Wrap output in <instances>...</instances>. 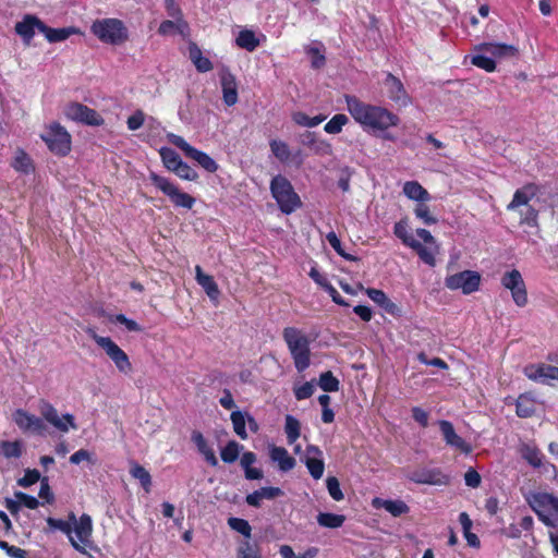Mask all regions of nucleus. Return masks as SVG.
Returning <instances> with one entry per match:
<instances>
[{"label":"nucleus","mask_w":558,"mask_h":558,"mask_svg":"<svg viewBox=\"0 0 558 558\" xmlns=\"http://www.w3.org/2000/svg\"><path fill=\"white\" fill-rule=\"evenodd\" d=\"M234 433L242 439L246 440L248 435L246 433V418L241 411H233L230 415Z\"/></svg>","instance_id":"5fc2aeb1"},{"label":"nucleus","mask_w":558,"mask_h":558,"mask_svg":"<svg viewBox=\"0 0 558 558\" xmlns=\"http://www.w3.org/2000/svg\"><path fill=\"white\" fill-rule=\"evenodd\" d=\"M243 448L235 440H229L227 445L221 449L220 457L225 463H233L238 460L240 450Z\"/></svg>","instance_id":"de8ad7c7"},{"label":"nucleus","mask_w":558,"mask_h":558,"mask_svg":"<svg viewBox=\"0 0 558 558\" xmlns=\"http://www.w3.org/2000/svg\"><path fill=\"white\" fill-rule=\"evenodd\" d=\"M367 296L376 303L383 311L393 317H401L402 310L395 302H392L388 295L379 289L368 288L366 290Z\"/></svg>","instance_id":"4be33fe9"},{"label":"nucleus","mask_w":558,"mask_h":558,"mask_svg":"<svg viewBox=\"0 0 558 558\" xmlns=\"http://www.w3.org/2000/svg\"><path fill=\"white\" fill-rule=\"evenodd\" d=\"M41 414L47 422H49L60 432L66 433L70 428H77L74 422V416L72 414L66 413L60 417L58 411L49 403H45L43 405Z\"/></svg>","instance_id":"dca6fc26"},{"label":"nucleus","mask_w":558,"mask_h":558,"mask_svg":"<svg viewBox=\"0 0 558 558\" xmlns=\"http://www.w3.org/2000/svg\"><path fill=\"white\" fill-rule=\"evenodd\" d=\"M0 548L7 553L11 558H27V551L16 547L14 545H10L5 541H0Z\"/></svg>","instance_id":"774afa93"},{"label":"nucleus","mask_w":558,"mask_h":558,"mask_svg":"<svg viewBox=\"0 0 558 558\" xmlns=\"http://www.w3.org/2000/svg\"><path fill=\"white\" fill-rule=\"evenodd\" d=\"M403 193L408 198L420 203L430 198L429 193L417 181L405 182Z\"/></svg>","instance_id":"c9c22d12"},{"label":"nucleus","mask_w":558,"mask_h":558,"mask_svg":"<svg viewBox=\"0 0 558 558\" xmlns=\"http://www.w3.org/2000/svg\"><path fill=\"white\" fill-rule=\"evenodd\" d=\"M475 52H485L495 59L512 58L518 54V48L504 43H482L474 47Z\"/></svg>","instance_id":"f3484780"},{"label":"nucleus","mask_w":558,"mask_h":558,"mask_svg":"<svg viewBox=\"0 0 558 558\" xmlns=\"http://www.w3.org/2000/svg\"><path fill=\"white\" fill-rule=\"evenodd\" d=\"M110 322L123 325L128 331L141 332L143 330L140 324L131 318H128L124 314H117L112 316Z\"/></svg>","instance_id":"69168bd1"},{"label":"nucleus","mask_w":558,"mask_h":558,"mask_svg":"<svg viewBox=\"0 0 558 558\" xmlns=\"http://www.w3.org/2000/svg\"><path fill=\"white\" fill-rule=\"evenodd\" d=\"M13 421L24 433H32L36 435H45L46 425L43 418L26 412L25 410L17 409L13 413Z\"/></svg>","instance_id":"2eb2a0df"},{"label":"nucleus","mask_w":558,"mask_h":558,"mask_svg":"<svg viewBox=\"0 0 558 558\" xmlns=\"http://www.w3.org/2000/svg\"><path fill=\"white\" fill-rule=\"evenodd\" d=\"M157 32L161 36H172L175 34L184 36L189 33V24L185 20H165L160 23Z\"/></svg>","instance_id":"7c9ffc66"},{"label":"nucleus","mask_w":558,"mask_h":558,"mask_svg":"<svg viewBox=\"0 0 558 558\" xmlns=\"http://www.w3.org/2000/svg\"><path fill=\"white\" fill-rule=\"evenodd\" d=\"M168 141L181 149L187 158L196 161L205 171L215 173L218 170L219 166L214 158H211L207 153L190 145L182 136L169 133Z\"/></svg>","instance_id":"0eeeda50"},{"label":"nucleus","mask_w":558,"mask_h":558,"mask_svg":"<svg viewBox=\"0 0 558 558\" xmlns=\"http://www.w3.org/2000/svg\"><path fill=\"white\" fill-rule=\"evenodd\" d=\"M348 122L345 114L337 113L325 124L324 131L328 134H339Z\"/></svg>","instance_id":"6e6d98bb"},{"label":"nucleus","mask_w":558,"mask_h":558,"mask_svg":"<svg viewBox=\"0 0 558 558\" xmlns=\"http://www.w3.org/2000/svg\"><path fill=\"white\" fill-rule=\"evenodd\" d=\"M538 192L539 186L535 183H527L523 185L514 192L512 201L507 205V210L513 211L529 206L530 201L533 199Z\"/></svg>","instance_id":"6ab92c4d"},{"label":"nucleus","mask_w":558,"mask_h":558,"mask_svg":"<svg viewBox=\"0 0 558 558\" xmlns=\"http://www.w3.org/2000/svg\"><path fill=\"white\" fill-rule=\"evenodd\" d=\"M519 452L531 466L538 469L543 465L544 454L535 445L522 444Z\"/></svg>","instance_id":"473e14b6"},{"label":"nucleus","mask_w":558,"mask_h":558,"mask_svg":"<svg viewBox=\"0 0 558 558\" xmlns=\"http://www.w3.org/2000/svg\"><path fill=\"white\" fill-rule=\"evenodd\" d=\"M163 167L169 171H173L182 161L180 155L170 147H161L159 150Z\"/></svg>","instance_id":"79ce46f5"},{"label":"nucleus","mask_w":558,"mask_h":558,"mask_svg":"<svg viewBox=\"0 0 558 558\" xmlns=\"http://www.w3.org/2000/svg\"><path fill=\"white\" fill-rule=\"evenodd\" d=\"M373 505H380L387 512L396 518L407 514L410 511L409 506L402 500H381L379 498H375Z\"/></svg>","instance_id":"f704fd0d"},{"label":"nucleus","mask_w":558,"mask_h":558,"mask_svg":"<svg viewBox=\"0 0 558 558\" xmlns=\"http://www.w3.org/2000/svg\"><path fill=\"white\" fill-rule=\"evenodd\" d=\"M481 276L474 270H463L445 279V284L450 290H461L463 294H471L478 290Z\"/></svg>","instance_id":"9b49d317"},{"label":"nucleus","mask_w":558,"mask_h":558,"mask_svg":"<svg viewBox=\"0 0 558 558\" xmlns=\"http://www.w3.org/2000/svg\"><path fill=\"white\" fill-rule=\"evenodd\" d=\"M270 151L280 162H288L291 157V151L288 144L280 140H271L269 142Z\"/></svg>","instance_id":"c03bdc74"},{"label":"nucleus","mask_w":558,"mask_h":558,"mask_svg":"<svg viewBox=\"0 0 558 558\" xmlns=\"http://www.w3.org/2000/svg\"><path fill=\"white\" fill-rule=\"evenodd\" d=\"M73 531L75 532L81 544L85 545L88 542L93 531L92 518L84 513L80 520L73 523Z\"/></svg>","instance_id":"72a5a7b5"},{"label":"nucleus","mask_w":558,"mask_h":558,"mask_svg":"<svg viewBox=\"0 0 558 558\" xmlns=\"http://www.w3.org/2000/svg\"><path fill=\"white\" fill-rule=\"evenodd\" d=\"M192 441L196 446L198 452L204 457L205 461L210 466L215 468L218 465L219 462L215 454L214 449L208 445L206 438L204 437V435L201 432L194 430L192 433Z\"/></svg>","instance_id":"cd10ccee"},{"label":"nucleus","mask_w":558,"mask_h":558,"mask_svg":"<svg viewBox=\"0 0 558 558\" xmlns=\"http://www.w3.org/2000/svg\"><path fill=\"white\" fill-rule=\"evenodd\" d=\"M325 119L326 116L324 114L308 117L306 113L302 111H296L292 114V120L295 124L306 128H315L319 125Z\"/></svg>","instance_id":"49530a36"},{"label":"nucleus","mask_w":558,"mask_h":558,"mask_svg":"<svg viewBox=\"0 0 558 558\" xmlns=\"http://www.w3.org/2000/svg\"><path fill=\"white\" fill-rule=\"evenodd\" d=\"M92 33L102 43L120 45L129 38V32L124 23L118 19H102L93 23Z\"/></svg>","instance_id":"20e7f679"},{"label":"nucleus","mask_w":558,"mask_h":558,"mask_svg":"<svg viewBox=\"0 0 558 558\" xmlns=\"http://www.w3.org/2000/svg\"><path fill=\"white\" fill-rule=\"evenodd\" d=\"M148 178L151 184L168 196L175 207H182L185 209L193 208L195 198L192 195L180 191L178 185L171 182L168 178L159 175L153 171L149 173Z\"/></svg>","instance_id":"39448f33"},{"label":"nucleus","mask_w":558,"mask_h":558,"mask_svg":"<svg viewBox=\"0 0 558 558\" xmlns=\"http://www.w3.org/2000/svg\"><path fill=\"white\" fill-rule=\"evenodd\" d=\"M306 457L304 463L314 480L322 478L325 471L324 460L320 458L322 450L314 445L306 447Z\"/></svg>","instance_id":"412c9836"},{"label":"nucleus","mask_w":558,"mask_h":558,"mask_svg":"<svg viewBox=\"0 0 558 558\" xmlns=\"http://www.w3.org/2000/svg\"><path fill=\"white\" fill-rule=\"evenodd\" d=\"M515 408L517 415L520 417H530L535 412L533 400L525 395L519 396Z\"/></svg>","instance_id":"603ef678"},{"label":"nucleus","mask_w":558,"mask_h":558,"mask_svg":"<svg viewBox=\"0 0 558 558\" xmlns=\"http://www.w3.org/2000/svg\"><path fill=\"white\" fill-rule=\"evenodd\" d=\"M471 63L486 72H494L496 70V61L485 52H476L471 57Z\"/></svg>","instance_id":"8fccbe9b"},{"label":"nucleus","mask_w":558,"mask_h":558,"mask_svg":"<svg viewBox=\"0 0 558 558\" xmlns=\"http://www.w3.org/2000/svg\"><path fill=\"white\" fill-rule=\"evenodd\" d=\"M395 235L402 241V243L410 247L411 241H415V239L409 234L408 232V221L407 219H401L393 226Z\"/></svg>","instance_id":"4d7b16f0"},{"label":"nucleus","mask_w":558,"mask_h":558,"mask_svg":"<svg viewBox=\"0 0 558 558\" xmlns=\"http://www.w3.org/2000/svg\"><path fill=\"white\" fill-rule=\"evenodd\" d=\"M90 337L106 352L119 371L128 372L131 369L129 356L110 337L99 336L95 332Z\"/></svg>","instance_id":"9d476101"},{"label":"nucleus","mask_w":558,"mask_h":558,"mask_svg":"<svg viewBox=\"0 0 558 558\" xmlns=\"http://www.w3.org/2000/svg\"><path fill=\"white\" fill-rule=\"evenodd\" d=\"M284 432L287 435L288 444H294L301 435V424L299 420L288 414L286 416Z\"/></svg>","instance_id":"a18cd8bd"},{"label":"nucleus","mask_w":558,"mask_h":558,"mask_svg":"<svg viewBox=\"0 0 558 558\" xmlns=\"http://www.w3.org/2000/svg\"><path fill=\"white\" fill-rule=\"evenodd\" d=\"M11 166L16 171L25 173V174H28L34 170L32 159L23 149H19L16 151V155H15L14 160L11 163Z\"/></svg>","instance_id":"37998d69"},{"label":"nucleus","mask_w":558,"mask_h":558,"mask_svg":"<svg viewBox=\"0 0 558 558\" xmlns=\"http://www.w3.org/2000/svg\"><path fill=\"white\" fill-rule=\"evenodd\" d=\"M520 225H525L531 228H538V210L529 205L519 208Z\"/></svg>","instance_id":"09e8293b"},{"label":"nucleus","mask_w":558,"mask_h":558,"mask_svg":"<svg viewBox=\"0 0 558 558\" xmlns=\"http://www.w3.org/2000/svg\"><path fill=\"white\" fill-rule=\"evenodd\" d=\"M195 279L210 300H217L219 298L220 291L218 284L214 280L213 276L203 272L199 265L195 266Z\"/></svg>","instance_id":"c85d7f7f"},{"label":"nucleus","mask_w":558,"mask_h":558,"mask_svg":"<svg viewBox=\"0 0 558 558\" xmlns=\"http://www.w3.org/2000/svg\"><path fill=\"white\" fill-rule=\"evenodd\" d=\"M347 109L353 120L367 133L381 134L387 141L395 137L386 133L400 124V118L384 106L362 101L354 95H344Z\"/></svg>","instance_id":"f257e3e1"},{"label":"nucleus","mask_w":558,"mask_h":558,"mask_svg":"<svg viewBox=\"0 0 558 558\" xmlns=\"http://www.w3.org/2000/svg\"><path fill=\"white\" fill-rule=\"evenodd\" d=\"M48 149L57 155L64 157L71 151V135L64 126L58 122H52L40 135Z\"/></svg>","instance_id":"423d86ee"},{"label":"nucleus","mask_w":558,"mask_h":558,"mask_svg":"<svg viewBox=\"0 0 558 558\" xmlns=\"http://www.w3.org/2000/svg\"><path fill=\"white\" fill-rule=\"evenodd\" d=\"M40 480V473L36 469H27L22 478L19 480V485L22 487H28L34 485Z\"/></svg>","instance_id":"338daca9"},{"label":"nucleus","mask_w":558,"mask_h":558,"mask_svg":"<svg viewBox=\"0 0 558 558\" xmlns=\"http://www.w3.org/2000/svg\"><path fill=\"white\" fill-rule=\"evenodd\" d=\"M299 142L311 149L315 154H327L330 151V144L325 141H319L315 132L305 131L299 136Z\"/></svg>","instance_id":"2f4dec72"},{"label":"nucleus","mask_w":558,"mask_h":558,"mask_svg":"<svg viewBox=\"0 0 558 558\" xmlns=\"http://www.w3.org/2000/svg\"><path fill=\"white\" fill-rule=\"evenodd\" d=\"M326 240L329 243V245L337 252V254L340 255L345 260H350V262L359 260L357 256L349 254L343 250L340 239L333 231H330L326 234Z\"/></svg>","instance_id":"864d4df0"},{"label":"nucleus","mask_w":558,"mask_h":558,"mask_svg":"<svg viewBox=\"0 0 558 558\" xmlns=\"http://www.w3.org/2000/svg\"><path fill=\"white\" fill-rule=\"evenodd\" d=\"M189 58L199 73H206L213 70L214 64L209 58L205 57L197 46V44L191 41L187 46Z\"/></svg>","instance_id":"bb28decb"},{"label":"nucleus","mask_w":558,"mask_h":558,"mask_svg":"<svg viewBox=\"0 0 558 558\" xmlns=\"http://www.w3.org/2000/svg\"><path fill=\"white\" fill-rule=\"evenodd\" d=\"M410 247L415 251L418 257L428 266L434 267L436 265V258L434 252L428 247L424 246L420 241H411Z\"/></svg>","instance_id":"3c124183"},{"label":"nucleus","mask_w":558,"mask_h":558,"mask_svg":"<svg viewBox=\"0 0 558 558\" xmlns=\"http://www.w3.org/2000/svg\"><path fill=\"white\" fill-rule=\"evenodd\" d=\"M282 338L288 347L294 366L299 373L304 372L311 364V340L296 327H286Z\"/></svg>","instance_id":"f03ea898"},{"label":"nucleus","mask_w":558,"mask_h":558,"mask_svg":"<svg viewBox=\"0 0 558 558\" xmlns=\"http://www.w3.org/2000/svg\"><path fill=\"white\" fill-rule=\"evenodd\" d=\"M130 474L132 475V477L140 481L141 486L143 487V489L146 493L150 492L151 476H150L149 472L143 465L138 464L137 462L132 461Z\"/></svg>","instance_id":"4c0bfd02"},{"label":"nucleus","mask_w":558,"mask_h":558,"mask_svg":"<svg viewBox=\"0 0 558 558\" xmlns=\"http://www.w3.org/2000/svg\"><path fill=\"white\" fill-rule=\"evenodd\" d=\"M220 83L223 93V102L229 107L235 105L238 101L235 77L226 66L220 71Z\"/></svg>","instance_id":"5701e85b"},{"label":"nucleus","mask_w":558,"mask_h":558,"mask_svg":"<svg viewBox=\"0 0 558 558\" xmlns=\"http://www.w3.org/2000/svg\"><path fill=\"white\" fill-rule=\"evenodd\" d=\"M440 432L442 434L444 440L450 447L458 449L463 453H470L472 451V447L468 444L462 437H460L452 425L451 422L446 420H440L438 422Z\"/></svg>","instance_id":"a211bd4d"},{"label":"nucleus","mask_w":558,"mask_h":558,"mask_svg":"<svg viewBox=\"0 0 558 558\" xmlns=\"http://www.w3.org/2000/svg\"><path fill=\"white\" fill-rule=\"evenodd\" d=\"M384 74L385 78L383 80V85L386 89L388 99L399 107L410 106L412 98L405 89L402 81L390 72H384Z\"/></svg>","instance_id":"f8f14e48"},{"label":"nucleus","mask_w":558,"mask_h":558,"mask_svg":"<svg viewBox=\"0 0 558 558\" xmlns=\"http://www.w3.org/2000/svg\"><path fill=\"white\" fill-rule=\"evenodd\" d=\"M307 56L312 57L311 66L313 69H322L326 64L325 47L320 41H315L314 45L305 47Z\"/></svg>","instance_id":"e433bc0d"},{"label":"nucleus","mask_w":558,"mask_h":558,"mask_svg":"<svg viewBox=\"0 0 558 558\" xmlns=\"http://www.w3.org/2000/svg\"><path fill=\"white\" fill-rule=\"evenodd\" d=\"M409 480L415 484L436 486H446L450 483V476L438 468L415 470L409 475Z\"/></svg>","instance_id":"4468645a"},{"label":"nucleus","mask_w":558,"mask_h":558,"mask_svg":"<svg viewBox=\"0 0 558 558\" xmlns=\"http://www.w3.org/2000/svg\"><path fill=\"white\" fill-rule=\"evenodd\" d=\"M40 24H45L37 16L27 14L15 25V32L22 37L24 43L29 44L35 36V29L40 33Z\"/></svg>","instance_id":"b1692460"},{"label":"nucleus","mask_w":558,"mask_h":558,"mask_svg":"<svg viewBox=\"0 0 558 558\" xmlns=\"http://www.w3.org/2000/svg\"><path fill=\"white\" fill-rule=\"evenodd\" d=\"M236 558H262L257 545L250 542H243L238 548Z\"/></svg>","instance_id":"680f3d73"},{"label":"nucleus","mask_w":558,"mask_h":558,"mask_svg":"<svg viewBox=\"0 0 558 558\" xmlns=\"http://www.w3.org/2000/svg\"><path fill=\"white\" fill-rule=\"evenodd\" d=\"M68 119L89 126H101L105 119L93 108L81 102H71L64 109Z\"/></svg>","instance_id":"1a4fd4ad"},{"label":"nucleus","mask_w":558,"mask_h":558,"mask_svg":"<svg viewBox=\"0 0 558 558\" xmlns=\"http://www.w3.org/2000/svg\"><path fill=\"white\" fill-rule=\"evenodd\" d=\"M172 172H174L180 179L186 181H196L198 179V173L196 172V170H194L189 163H186L183 160L178 165V167Z\"/></svg>","instance_id":"bf43d9fd"},{"label":"nucleus","mask_w":558,"mask_h":558,"mask_svg":"<svg viewBox=\"0 0 558 558\" xmlns=\"http://www.w3.org/2000/svg\"><path fill=\"white\" fill-rule=\"evenodd\" d=\"M523 373L533 381L558 380V367L545 363L529 364L524 367Z\"/></svg>","instance_id":"aec40b11"},{"label":"nucleus","mask_w":558,"mask_h":558,"mask_svg":"<svg viewBox=\"0 0 558 558\" xmlns=\"http://www.w3.org/2000/svg\"><path fill=\"white\" fill-rule=\"evenodd\" d=\"M235 43L240 48H243L250 52L254 51L259 46L258 38L256 37L255 33L250 29L241 31L235 39Z\"/></svg>","instance_id":"a19ab883"},{"label":"nucleus","mask_w":558,"mask_h":558,"mask_svg":"<svg viewBox=\"0 0 558 558\" xmlns=\"http://www.w3.org/2000/svg\"><path fill=\"white\" fill-rule=\"evenodd\" d=\"M269 187L271 196L277 202L281 213L290 215L302 206L300 196L284 175H275L270 181Z\"/></svg>","instance_id":"7ed1b4c3"},{"label":"nucleus","mask_w":558,"mask_h":558,"mask_svg":"<svg viewBox=\"0 0 558 558\" xmlns=\"http://www.w3.org/2000/svg\"><path fill=\"white\" fill-rule=\"evenodd\" d=\"M0 448L2 454L8 459L22 456V445L20 441H2Z\"/></svg>","instance_id":"052dcab7"},{"label":"nucleus","mask_w":558,"mask_h":558,"mask_svg":"<svg viewBox=\"0 0 558 558\" xmlns=\"http://www.w3.org/2000/svg\"><path fill=\"white\" fill-rule=\"evenodd\" d=\"M414 214L416 218L422 220L425 225L432 226L437 222V218H435L428 208L427 205L423 204V202L418 203L414 209Z\"/></svg>","instance_id":"e2e57ef3"},{"label":"nucleus","mask_w":558,"mask_h":558,"mask_svg":"<svg viewBox=\"0 0 558 558\" xmlns=\"http://www.w3.org/2000/svg\"><path fill=\"white\" fill-rule=\"evenodd\" d=\"M459 522L462 526L464 537L468 542V545L474 548L480 547L481 542L476 534L471 532L472 529V520L470 519L466 512H461L459 514Z\"/></svg>","instance_id":"58836bf2"},{"label":"nucleus","mask_w":558,"mask_h":558,"mask_svg":"<svg viewBox=\"0 0 558 558\" xmlns=\"http://www.w3.org/2000/svg\"><path fill=\"white\" fill-rule=\"evenodd\" d=\"M40 33L49 43H60L78 33V29L73 26L62 28H52L46 24H40Z\"/></svg>","instance_id":"c756f323"},{"label":"nucleus","mask_w":558,"mask_h":558,"mask_svg":"<svg viewBox=\"0 0 558 558\" xmlns=\"http://www.w3.org/2000/svg\"><path fill=\"white\" fill-rule=\"evenodd\" d=\"M529 504L541 522L549 527L556 525L548 513L558 515V497L549 493H536L529 499Z\"/></svg>","instance_id":"6e6552de"},{"label":"nucleus","mask_w":558,"mask_h":558,"mask_svg":"<svg viewBox=\"0 0 558 558\" xmlns=\"http://www.w3.org/2000/svg\"><path fill=\"white\" fill-rule=\"evenodd\" d=\"M326 486H327V489H328V493L330 495V497L336 500V501H340L344 498V495L341 490V487H340V483H339V480L335 476H329L327 480H326Z\"/></svg>","instance_id":"0e129e2a"},{"label":"nucleus","mask_w":558,"mask_h":558,"mask_svg":"<svg viewBox=\"0 0 558 558\" xmlns=\"http://www.w3.org/2000/svg\"><path fill=\"white\" fill-rule=\"evenodd\" d=\"M228 525L244 537H251L252 527L245 519L231 517L228 519Z\"/></svg>","instance_id":"13d9d810"},{"label":"nucleus","mask_w":558,"mask_h":558,"mask_svg":"<svg viewBox=\"0 0 558 558\" xmlns=\"http://www.w3.org/2000/svg\"><path fill=\"white\" fill-rule=\"evenodd\" d=\"M501 284L511 291L512 300L518 306L523 307L526 305V288L522 275L519 270L512 269L505 272L501 278Z\"/></svg>","instance_id":"ddd939ff"},{"label":"nucleus","mask_w":558,"mask_h":558,"mask_svg":"<svg viewBox=\"0 0 558 558\" xmlns=\"http://www.w3.org/2000/svg\"><path fill=\"white\" fill-rule=\"evenodd\" d=\"M316 519L317 523L323 527L338 529L343 525L345 515L331 512H319Z\"/></svg>","instance_id":"ea45409f"},{"label":"nucleus","mask_w":558,"mask_h":558,"mask_svg":"<svg viewBox=\"0 0 558 558\" xmlns=\"http://www.w3.org/2000/svg\"><path fill=\"white\" fill-rule=\"evenodd\" d=\"M47 524L53 529V530H59L61 532H63L64 534H66L70 538V542H71V545L80 550V551H84V547L81 546V544L78 542H76L72 536V532H73V523L76 522V515L73 513V512H70L69 514V520L65 521V520H62V519H54V518H47Z\"/></svg>","instance_id":"393cba45"},{"label":"nucleus","mask_w":558,"mask_h":558,"mask_svg":"<svg viewBox=\"0 0 558 558\" xmlns=\"http://www.w3.org/2000/svg\"><path fill=\"white\" fill-rule=\"evenodd\" d=\"M269 457L272 462L278 464L279 470L282 472L291 471L296 464L295 459L289 454L284 447L271 446Z\"/></svg>","instance_id":"a878e982"}]
</instances>
